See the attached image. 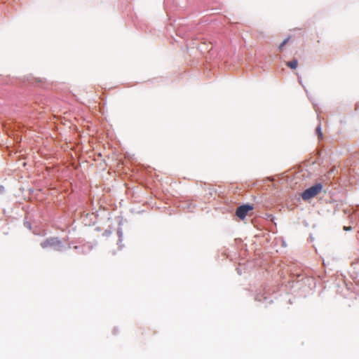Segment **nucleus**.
<instances>
[{
	"label": "nucleus",
	"instance_id": "2",
	"mask_svg": "<svg viewBox=\"0 0 359 359\" xmlns=\"http://www.w3.org/2000/svg\"><path fill=\"white\" fill-rule=\"evenodd\" d=\"M43 248H54L56 250H60L62 243L57 238H48L41 243Z\"/></svg>",
	"mask_w": 359,
	"mask_h": 359
},
{
	"label": "nucleus",
	"instance_id": "1",
	"mask_svg": "<svg viewBox=\"0 0 359 359\" xmlns=\"http://www.w3.org/2000/svg\"><path fill=\"white\" fill-rule=\"evenodd\" d=\"M323 186L320 184H317L307 189H306L302 194V198L304 201L309 200L316 196H317L322 190Z\"/></svg>",
	"mask_w": 359,
	"mask_h": 359
},
{
	"label": "nucleus",
	"instance_id": "7",
	"mask_svg": "<svg viewBox=\"0 0 359 359\" xmlns=\"http://www.w3.org/2000/svg\"><path fill=\"white\" fill-rule=\"evenodd\" d=\"M344 229L345 231H349V230H351V226H344Z\"/></svg>",
	"mask_w": 359,
	"mask_h": 359
},
{
	"label": "nucleus",
	"instance_id": "5",
	"mask_svg": "<svg viewBox=\"0 0 359 359\" xmlns=\"http://www.w3.org/2000/svg\"><path fill=\"white\" fill-rule=\"evenodd\" d=\"M316 133L318 134V138L319 139H321L323 137V133L321 131V128H320V126H318L317 128H316Z\"/></svg>",
	"mask_w": 359,
	"mask_h": 359
},
{
	"label": "nucleus",
	"instance_id": "6",
	"mask_svg": "<svg viewBox=\"0 0 359 359\" xmlns=\"http://www.w3.org/2000/svg\"><path fill=\"white\" fill-rule=\"evenodd\" d=\"M290 40V38H287L286 39H285L281 43L280 45L279 46V49L281 50L283 49V48L284 47V46L288 42V41Z\"/></svg>",
	"mask_w": 359,
	"mask_h": 359
},
{
	"label": "nucleus",
	"instance_id": "3",
	"mask_svg": "<svg viewBox=\"0 0 359 359\" xmlns=\"http://www.w3.org/2000/svg\"><path fill=\"white\" fill-rule=\"evenodd\" d=\"M254 209L253 205L250 204H245L239 206L236 209V215L241 219H244L247 216L249 211H251Z\"/></svg>",
	"mask_w": 359,
	"mask_h": 359
},
{
	"label": "nucleus",
	"instance_id": "4",
	"mask_svg": "<svg viewBox=\"0 0 359 359\" xmlns=\"http://www.w3.org/2000/svg\"><path fill=\"white\" fill-rule=\"evenodd\" d=\"M286 65L291 69H295L298 65V62L297 60H293L292 61L287 62Z\"/></svg>",
	"mask_w": 359,
	"mask_h": 359
}]
</instances>
